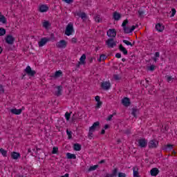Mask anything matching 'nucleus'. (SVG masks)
Segmentation results:
<instances>
[{
	"label": "nucleus",
	"mask_w": 177,
	"mask_h": 177,
	"mask_svg": "<svg viewBox=\"0 0 177 177\" xmlns=\"http://www.w3.org/2000/svg\"><path fill=\"white\" fill-rule=\"evenodd\" d=\"M24 71L28 77H35V75L37 74V71H32L30 66H27L24 69ZM26 74L24 75V77H26Z\"/></svg>",
	"instance_id": "1"
},
{
	"label": "nucleus",
	"mask_w": 177,
	"mask_h": 177,
	"mask_svg": "<svg viewBox=\"0 0 177 177\" xmlns=\"http://www.w3.org/2000/svg\"><path fill=\"white\" fill-rule=\"evenodd\" d=\"M74 32V26H73V24L69 23L66 26V28L65 30V34L68 36L70 37Z\"/></svg>",
	"instance_id": "2"
},
{
	"label": "nucleus",
	"mask_w": 177,
	"mask_h": 177,
	"mask_svg": "<svg viewBox=\"0 0 177 177\" xmlns=\"http://www.w3.org/2000/svg\"><path fill=\"white\" fill-rule=\"evenodd\" d=\"M106 45L109 48V49H111L115 46H117V41H115L113 38H109L106 41Z\"/></svg>",
	"instance_id": "3"
},
{
	"label": "nucleus",
	"mask_w": 177,
	"mask_h": 177,
	"mask_svg": "<svg viewBox=\"0 0 177 177\" xmlns=\"http://www.w3.org/2000/svg\"><path fill=\"white\" fill-rule=\"evenodd\" d=\"M129 23L128 19H125L123 23L122 24V27H123L124 34H131V28L127 26V24Z\"/></svg>",
	"instance_id": "4"
},
{
	"label": "nucleus",
	"mask_w": 177,
	"mask_h": 177,
	"mask_svg": "<svg viewBox=\"0 0 177 177\" xmlns=\"http://www.w3.org/2000/svg\"><path fill=\"white\" fill-rule=\"evenodd\" d=\"M50 41V38L49 37H43L40 39V41L38 42L39 48H42V46H44V45H46L47 42H49Z\"/></svg>",
	"instance_id": "5"
},
{
	"label": "nucleus",
	"mask_w": 177,
	"mask_h": 177,
	"mask_svg": "<svg viewBox=\"0 0 177 177\" xmlns=\"http://www.w3.org/2000/svg\"><path fill=\"white\" fill-rule=\"evenodd\" d=\"M101 88L104 91H109L111 88V84L110 82H103L101 83Z\"/></svg>",
	"instance_id": "6"
},
{
	"label": "nucleus",
	"mask_w": 177,
	"mask_h": 177,
	"mask_svg": "<svg viewBox=\"0 0 177 177\" xmlns=\"http://www.w3.org/2000/svg\"><path fill=\"white\" fill-rule=\"evenodd\" d=\"M138 146L142 149L147 147V140H146V138H141L138 140Z\"/></svg>",
	"instance_id": "7"
},
{
	"label": "nucleus",
	"mask_w": 177,
	"mask_h": 177,
	"mask_svg": "<svg viewBox=\"0 0 177 177\" xmlns=\"http://www.w3.org/2000/svg\"><path fill=\"white\" fill-rule=\"evenodd\" d=\"M56 46L61 49H64L67 48V41H66V40H60L57 43Z\"/></svg>",
	"instance_id": "8"
},
{
	"label": "nucleus",
	"mask_w": 177,
	"mask_h": 177,
	"mask_svg": "<svg viewBox=\"0 0 177 177\" xmlns=\"http://www.w3.org/2000/svg\"><path fill=\"white\" fill-rule=\"evenodd\" d=\"M148 146L149 149H157L158 147V141L156 140H151L149 141Z\"/></svg>",
	"instance_id": "9"
},
{
	"label": "nucleus",
	"mask_w": 177,
	"mask_h": 177,
	"mask_svg": "<svg viewBox=\"0 0 177 177\" xmlns=\"http://www.w3.org/2000/svg\"><path fill=\"white\" fill-rule=\"evenodd\" d=\"M106 35L109 37V38H115L116 35H117V32L115 31V29L112 28V29H109L107 32H106Z\"/></svg>",
	"instance_id": "10"
},
{
	"label": "nucleus",
	"mask_w": 177,
	"mask_h": 177,
	"mask_svg": "<svg viewBox=\"0 0 177 177\" xmlns=\"http://www.w3.org/2000/svg\"><path fill=\"white\" fill-rule=\"evenodd\" d=\"M5 39L6 44L8 45H13V44H15V37L10 35H7Z\"/></svg>",
	"instance_id": "11"
},
{
	"label": "nucleus",
	"mask_w": 177,
	"mask_h": 177,
	"mask_svg": "<svg viewBox=\"0 0 177 177\" xmlns=\"http://www.w3.org/2000/svg\"><path fill=\"white\" fill-rule=\"evenodd\" d=\"M10 111L12 114H15V115H20V114H21V113L23 111V109H17L15 108V109H10Z\"/></svg>",
	"instance_id": "12"
},
{
	"label": "nucleus",
	"mask_w": 177,
	"mask_h": 177,
	"mask_svg": "<svg viewBox=\"0 0 177 177\" xmlns=\"http://www.w3.org/2000/svg\"><path fill=\"white\" fill-rule=\"evenodd\" d=\"M39 10L41 12V13H45V12H48L49 10V7L43 4L39 6Z\"/></svg>",
	"instance_id": "13"
},
{
	"label": "nucleus",
	"mask_w": 177,
	"mask_h": 177,
	"mask_svg": "<svg viewBox=\"0 0 177 177\" xmlns=\"http://www.w3.org/2000/svg\"><path fill=\"white\" fill-rule=\"evenodd\" d=\"M150 174L151 176H157L158 174H160V170H158L157 167L152 168L150 171Z\"/></svg>",
	"instance_id": "14"
},
{
	"label": "nucleus",
	"mask_w": 177,
	"mask_h": 177,
	"mask_svg": "<svg viewBox=\"0 0 177 177\" xmlns=\"http://www.w3.org/2000/svg\"><path fill=\"white\" fill-rule=\"evenodd\" d=\"M122 103L124 106H125V107H128L131 104V101L129 100V98L126 97L122 100Z\"/></svg>",
	"instance_id": "15"
},
{
	"label": "nucleus",
	"mask_w": 177,
	"mask_h": 177,
	"mask_svg": "<svg viewBox=\"0 0 177 177\" xmlns=\"http://www.w3.org/2000/svg\"><path fill=\"white\" fill-rule=\"evenodd\" d=\"M155 28L156 31H158V32H162L164 31V26L161 24H157L155 26Z\"/></svg>",
	"instance_id": "16"
},
{
	"label": "nucleus",
	"mask_w": 177,
	"mask_h": 177,
	"mask_svg": "<svg viewBox=\"0 0 177 177\" xmlns=\"http://www.w3.org/2000/svg\"><path fill=\"white\" fill-rule=\"evenodd\" d=\"M99 125H100V122H95L93 124V125L91 127H90L89 130L93 132H95V131H96V127H99Z\"/></svg>",
	"instance_id": "17"
},
{
	"label": "nucleus",
	"mask_w": 177,
	"mask_h": 177,
	"mask_svg": "<svg viewBox=\"0 0 177 177\" xmlns=\"http://www.w3.org/2000/svg\"><path fill=\"white\" fill-rule=\"evenodd\" d=\"M57 91H55V96H62V91H63V86H57Z\"/></svg>",
	"instance_id": "18"
},
{
	"label": "nucleus",
	"mask_w": 177,
	"mask_h": 177,
	"mask_svg": "<svg viewBox=\"0 0 177 177\" xmlns=\"http://www.w3.org/2000/svg\"><path fill=\"white\" fill-rule=\"evenodd\" d=\"M119 50H120V52H122L123 55H128V50H127V48L125 47H124V46H122V44H120Z\"/></svg>",
	"instance_id": "19"
},
{
	"label": "nucleus",
	"mask_w": 177,
	"mask_h": 177,
	"mask_svg": "<svg viewBox=\"0 0 177 177\" xmlns=\"http://www.w3.org/2000/svg\"><path fill=\"white\" fill-rule=\"evenodd\" d=\"M20 153L17 152L13 151L11 153V158H12V160H18V158H20Z\"/></svg>",
	"instance_id": "20"
},
{
	"label": "nucleus",
	"mask_w": 177,
	"mask_h": 177,
	"mask_svg": "<svg viewBox=\"0 0 177 177\" xmlns=\"http://www.w3.org/2000/svg\"><path fill=\"white\" fill-rule=\"evenodd\" d=\"M66 158H68V160H76L77 156H75V154H74V153H67Z\"/></svg>",
	"instance_id": "21"
},
{
	"label": "nucleus",
	"mask_w": 177,
	"mask_h": 177,
	"mask_svg": "<svg viewBox=\"0 0 177 177\" xmlns=\"http://www.w3.org/2000/svg\"><path fill=\"white\" fill-rule=\"evenodd\" d=\"M113 20H116V21L120 20V19H121V14H120V12H114L113 15Z\"/></svg>",
	"instance_id": "22"
},
{
	"label": "nucleus",
	"mask_w": 177,
	"mask_h": 177,
	"mask_svg": "<svg viewBox=\"0 0 177 177\" xmlns=\"http://www.w3.org/2000/svg\"><path fill=\"white\" fill-rule=\"evenodd\" d=\"M139 168H138V166L133 167V174L134 177H139Z\"/></svg>",
	"instance_id": "23"
},
{
	"label": "nucleus",
	"mask_w": 177,
	"mask_h": 177,
	"mask_svg": "<svg viewBox=\"0 0 177 177\" xmlns=\"http://www.w3.org/2000/svg\"><path fill=\"white\" fill-rule=\"evenodd\" d=\"M77 16H79V17H81V19L84 21V20L86 19V13L85 12H77Z\"/></svg>",
	"instance_id": "24"
},
{
	"label": "nucleus",
	"mask_w": 177,
	"mask_h": 177,
	"mask_svg": "<svg viewBox=\"0 0 177 177\" xmlns=\"http://www.w3.org/2000/svg\"><path fill=\"white\" fill-rule=\"evenodd\" d=\"M73 150H75V151H80L81 150V145L78 143L74 144Z\"/></svg>",
	"instance_id": "25"
},
{
	"label": "nucleus",
	"mask_w": 177,
	"mask_h": 177,
	"mask_svg": "<svg viewBox=\"0 0 177 177\" xmlns=\"http://www.w3.org/2000/svg\"><path fill=\"white\" fill-rule=\"evenodd\" d=\"M62 75H63V71H62L61 70L55 71V78H59V77H62Z\"/></svg>",
	"instance_id": "26"
},
{
	"label": "nucleus",
	"mask_w": 177,
	"mask_h": 177,
	"mask_svg": "<svg viewBox=\"0 0 177 177\" xmlns=\"http://www.w3.org/2000/svg\"><path fill=\"white\" fill-rule=\"evenodd\" d=\"M98 167H99L98 165L91 166L88 169V172H92V171H96V169H97Z\"/></svg>",
	"instance_id": "27"
},
{
	"label": "nucleus",
	"mask_w": 177,
	"mask_h": 177,
	"mask_svg": "<svg viewBox=\"0 0 177 177\" xmlns=\"http://www.w3.org/2000/svg\"><path fill=\"white\" fill-rule=\"evenodd\" d=\"M0 153L2 154L3 157H8V151L3 149V148L0 149Z\"/></svg>",
	"instance_id": "28"
},
{
	"label": "nucleus",
	"mask_w": 177,
	"mask_h": 177,
	"mask_svg": "<svg viewBox=\"0 0 177 177\" xmlns=\"http://www.w3.org/2000/svg\"><path fill=\"white\" fill-rule=\"evenodd\" d=\"M94 19H95V21H96V23H100L103 20V19L102 18V16H100V15L95 16Z\"/></svg>",
	"instance_id": "29"
},
{
	"label": "nucleus",
	"mask_w": 177,
	"mask_h": 177,
	"mask_svg": "<svg viewBox=\"0 0 177 177\" xmlns=\"http://www.w3.org/2000/svg\"><path fill=\"white\" fill-rule=\"evenodd\" d=\"M86 59V55L85 54H83L80 60V62L82 63V64H85V60Z\"/></svg>",
	"instance_id": "30"
},
{
	"label": "nucleus",
	"mask_w": 177,
	"mask_h": 177,
	"mask_svg": "<svg viewBox=\"0 0 177 177\" xmlns=\"http://www.w3.org/2000/svg\"><path fill=\"white\" fill-rule=\"evenodd\" d=\"M174 149V145L168 144L165 146V150H172Z\"/></svg>",
	"instance_id": "31"
},
{
	"label": "nucleus",
	"mask_w": 177,
	"mask_h": 177,
	"mask_svg": "<svg viewBox=\"0 0 177 177\" xmlns=\"http://www.w3.org/2000/svg\"><path fill=\"white\" fill-rule=\"evenodd\" d=\"M139 113V109L133 108L131 114H132V115H133V117H135V118H136V113Z\"/></svg>",
	"instance_id": "32"
},
{
	"label": "nucleus",
	"mask_w": 177,
	"mask_h": 177,
	"mask_svg": "<svg viewBox=\"0 0 177 177\" xmlns=\"http://www.w3.org/2000/svg\"><path fill=\"white\" fill-rule=\"evenodd\" d=\"M123 44H125V45H127V46H133V44H135V42H133V44H131L129 41L128 40H122Z\"/></svg>",
	"instance_id": "33"
},
{
	"label": "nucleus",
	"mask_w": 177,
	"mask_h": 177,
	"mask_svg": "<svg viewBox=\"0 0 177 177\" xmlns=\"http://www.w3.org/2000/svg\"><path fill=\"white\" fill-rule=\"evenodd\" d=\"M6 17L5 16L2 15L0 17V22L2 23L3 24H6Z\"/></svg>",
	"instance_id": "34"
},
{
	"label": "nucleus",
	"mask_w": 177,
	"mask_h": 177,
	"mask_svg": "<svg viewBox=\"0 0 177 177\" xmlns=\"http://www.w3.org/2000/svg\"><path fill=\"white\" fill-rule=\"evenodd\" d=\"M6 34V30L3 28H0V37H3Z\"/></svg>",
	"instance_id": "35"
},
{
	"label": "nucleus",
	"mask_w": 177,
	"mask_h": 177,
	"mask_svg": "<svg viewBox=\"0 0 177 177\" xmlns=\"http://www.w3.org/2000/svg\"><path fill=\"white\" fill-rule=\"evenodd\" d=\"M50 26V24L49 23V21H45L43 23V27L44 28H48Z\"/></svg>",
	"instance_id": "36"
},
{
	"label": "nucleus",
	"mask_w": 177,
	"mask_h": 177,
	"mask_svg": "<svg viewBox=\"0 0 177 177\" xmlns=\"http://www.w3.org/2000/svg\"><path fill=\"white\" fill-rule=\"evenodd\" d=\"M106 59H107V57L106 56V55L102 54L100 56V58L98 59V62H102V60H106Z\"/></svg>",
	"instance_id": "37"
},
{
	"label": "nucleus",
	"mask_w": 177,
	"mask_h": 177,
	"mask_svg": "<svg viewBox=\"0 0 177 177\" xmlns=\"http://www.w3.org/2000/svg\"><path fill=\"white\" fill-rule=\"evenodd\" d=\"M145 16V11L143 10L140 9L138 10V17H143Z\"/></svg>",
	"instance_id": "38"
},
{
	"label": "nucleus",
	"mask_w": 177,
	"mask_h": 177,
	"mask_svg": "<svg viewBox=\"0 0 177 177\" xmlns=\"http://www.w3.org/2000/svg\"><path fill=\"white\" fill-rule=\"evenodd\" d=\"M117 174H118V169L115 168V169L112 171L111 175H112L113 177H115V176H117Z\"/></svg>",
	"instance_id": "39"
},
{
	"label": "nucleus",
	"mask_w": 177,
	"mask_h": 177,
	"mask_svg": "<svg viewBox=\"0 0 177 177\" xmlns=\"http://www.w3.org/2000/svg\"><path fill=\"white\" fill-rule=\"evenodd\" d=\"M66 133L68 139H71L73 138V132L68 131V129L66 130Z\"/></svg>",
	"instance_id": "40"
},
{
	"label": "nucleus",
	"mask_w": 177,
	"mask_h": 177,
	"mask_svg": "<svg viewBox=\"0 0 177 177\" xmlns=\"http://www.w3.org/2000/svg\"><path fill=\"white\" fill-rule=\"evenodd\" d=\"M57 151H59V148L57 147H54L53 148L52 154H57Z\"/></svg>",
	"instance_id": "41"
},
{
	"label": "nucleus",
	"mask_w": 177,
	"mask_h": 177,
	"mask_svg": "<svg viewBox=\"0 0 177 177\" xmlns=\"http://www.w3.org/2000/svg\"><path fill=\"white\" fill-rule=\"evenodd\" d=\"M70 117H71V113H69L68 112H66L65 113V118H66V121L70 120Z\"/></svg>",
	"instance_id": "42"
},
{
	"label": "nucleus",
	"mask_w": 177,
	"mask_h": 177,
	"mask_svg": "<svg viewBox=\"0 0 177 177\" xmlns=\"http://www.w3.org/2000/svg\"><path fill=\"white\" fill-rule=\"evenodd\" d=\"M116 114V113H113L112 115H109L106 118V121H111L113 117H114V115H115Z\"/></svg>",
	"instance_id": "43"
},
{
	"label": "nucleus",
	"mask_w": 177,
	"mask_h": 177,
	"mask_svg": "<svg viewBox=\"0 0 177 177\" xmlns=\"http://www.w3.org/2000/svg\"><path fill=\"white\" fill-rule=\"evenodd\" d=\"M102 104H103V102H102L101 101L97 102L95 105V109H100V107H102Z\"/></svg>",
	"instance_id": "44"
},
{
	"label": "nucleus",
	"mask_w": 177,
	"mask_h": 177,
	"mask_svg": "<svg viewBox=\"0 0 177 177\" xmlns=\"http://www.w3.org/2000/svg\"><path fill=\"white\" fill-rule=\"evenodd\" d=\"M156 68V66L154 65H151L150 66L148 67V70H149V71H154Z\"/></svg>",
	"instance_id": "45"
},
{
	"label": "nucleus",
	"mask_w": 177,
	"mask_h": 177,
	"mask_svg": "<svg viewBox=\"0 0 177 177\" xmlns=\"http://www.w3.org/2000/svg\"><path fill=\"white\" fill-rule=\"evenodd\" d=\"M118 177H127V174L125 173L119 172Z\"/></svg>",
	"instance_id": "46"
},
{
	"label": "nucleus",
	"mask_w": 177,
	"mask_h": 177,
	"mask_svg": "<svg viewBox=\"0 0 177 177\" xmlns=\"http://www.w3.org/2000/svg\"><path fill=\"white\" fill-rule=\"evenodd\" d=\"M88 136V138H90V139H91V138H93V131L89 130Z\"/></svg>",
	"instance_id": "47"
},
{
	"label": "nucleus",
	"mask_w": 177,
	"mask_h": 177,
	"mask_svg": "<svg viewBox=\"0 0 177 177\" xmlns=\"http://www.w3.org/2000/svg\"><path fill=\"white\" fill-rule=\"evenodd\" d=\"M113 79H114L115 81L120 80V75H113Z\"/></svg>",
	"instance_id": "48"
},
{
	"label": "nucleus",
	"mask_w": 177,
	"mask_h": 177,
	"mask_svg": "<svg viewBox=\"0 0 177 177\" xmlns=\"http://www.w3.org/2000/svg\"><path fill=\"white\" fill-rule=\"evenodd\" d=\"M171 17H174V16H175V15H176V10L175 8H172L171 9Z\"/></svg>",
	"instance_id": "49"
},
{
	"label": "nucleus",
	"mask_w": 177,
	"mask_h": 177,
	"mask_svg": "<svg viewBox=\"0 0 177 177\" xmlns=\"http://www.w3.org/2000/svg\"><path fill=\"white\" fill-rule=\"evenodd\" d=\"M0 92L1 93H3L5 92V90L3 89V86L0 84Z\"/></svg>",
	"instance_id": "50"
},
{
	"label": "nucleus",
	"mask_w": 177,
	"mask_h": 177,
	"mask_svg": "<svg viewBox=\"0 0 177 177\" xmlns=\"http://www.w3.org/2000/svg\"><path fill=\"white\" fill-rule=\"evenodd\" d=\"M95 101H96L97 102H100V96L96 95L95 97Z\"/></svg>",
	"instance_id": "51"
},
{
	"label": "nucleus",
	"mask_w": 177,
	"mask_h": 177,
	"mask_svg": "<svg viewBox=\"0 0 177 177\" xmlns=\"http://www.w3.org/2000/svg\"><path fill=\"white\" fill-rule=\"evenodd\" d=\"M115 57H117V59H121V53H116Z\"/></svg>",
	"instance_id": "52"
},
{
	"label": "nucleus",
	"mask_w": 177,
	"mask_h": 177,
	"mask_svg": "<svg viewBox=\"0 0 177 177\" xmlns=\"http://www.w3.org/2000/svg\"><path fill=\"white\" fill-rule=\"evenodd\" d=\"M167 82L172 81V76H167Z\"/></svg>",
	"instance_id": "53"
},
{
	"label": "nucleus",
	"mask_w": 177,
	"mask_h": 177,
	"mask_svg": "<svg viewBox=\"0 0 177 177\" xmlns=\"http://www.w3.org/2000/svg\"><path fill=\"white\" fill-rule=\"evenodd\" d=\"M135 28H136V26H132L131 28H130L131 32H133Z\"/></svg>",
	"instance_id": "54"
},
{
	"label": "nucleus",
	"mask_w": 177,
	"mask_h": 177,
	"mask_svg": "<svg viewBox=\"0 0 177 177\" xmlns=\"http://www.w3.org/2000/svg\"><path fill=\"white\" fill-rule=\"evenodd\" d=\"M71 41L73 44H77V39L75 37L72 38Z\"/></svg>",
	"instance_id": "55"
},
{
	"label": "nucleus",
	"mask_w": 177,
	"mask_h": 177,
	"mask_svg": "<svg viewBox=\"0 0 177 177\" xmlns=\"http://www.w3.org/2000/svg\"><path fill=\"white\" fill-rule=\"evenodd\" d=\"M155 57H160V52L155 53Z\"/></svg>",
	"instance_id": "56"
},
{
	"label": "nucleus",
	"mask_w": 177,
	"mask_h": 177,
	"mask_svg": "<svg viewBox=\"0 0 177 177\" xmlns=\"http://www.w3.org/2000/svg\"><path fill=\"white\" fill-rule=\"evenodd\" d=\"M62 1L63 2H66V3H68V4L71 3V0H62Z\"/></svg>",
	"instance_id": "57"
},
{
	"label": "nucleus",
	"mask_w": 177,
	"mask_h": 177,
	"mask_svg": "<svg viewBox=\"0 0 177 177\" xmlns=\"http://www.w3.org/2000/svg\"><path fill=\"white\" fill-rule=\"evenodd\" d=\"M81 64H82V63L80 62H78L77 64H76V67L77 68H79L80 66H81Z\"/></svg>",
	"instance_id": "58"
},
{
	"label": "nucleus",
	"mask_w": 177,
	"mask_h": 177,
	"mask_svg": "<svg viewBox=\"0 0 177 177\" xmlns=\"http://www.w3.org/2000/svg\"><path fill=\"white\" fill-rule=\"evenodd\" d=\"M104 162H106V160H101L99 162V164H104Z\"/></svg>",
	"instance_id": "59"
},
{
	"label": "nucleus",
	"mask_w": 177,
	"mask_h": 177,
	"mask_svg": "<svg viewBox=\"0 0 177 177\" xmlns=\"http://www.w3.org/2000/svg\"><path fill=\"white\" fill-rule=\"evenodd\" d=\"M106 133V131L104 129H102L101 131V135H104Z\"/></svg>",
	"instance_id": "60"
},
{
	"label": "nucleus",
	"mask_w": 177,
	"mask_h": 177,
	"mask_svg": "<svg viewBox=\"0 0 177 177\" xmlns=\"http://www.w3.org/2000/svg\"><path fill=\"white\" fill-rule=\"evenodd\" d=\"M75 114H73V115L72 116V121H75Z\"/></svg>",
	"instance_id": "61"
},
{
	"label": "nucleus",
	"mask_w": 177,
	"mask_h": 177,
	"mask_svg": "<svg viewBox=\"0 0 177 177\" xmlns=\"http://www.w3.org/2000/svg\"><path fill=\"white\" fill-rule=\"evenodd\" d=\"M105 177H113V176H112V174H106V175L105 176Z\"/></svg>",
	"instance_id": "62"
},
{
	"label": "nucleus",
	"mask_w": 177,
	"mask_h": 177,
	"mask_svg": "<svg viewBox=\"0 0 177 177\" xmlns=\"http://www.w3.org/2000/svg\"><path fill=\"white\" fill-rule=\"evenodd\" d=\"M68 176H70V174H66L65 175H64V176H62L61 177H68Z\"/></svg>",
	"instance_id": "63"
},
{
	"label": "nucleus",
	"mask_w": 177,
	"mask_h": 177,
	"mask_svg": "<svg viewBox=\"0 0 177 177\" xmlns=\"http://www.w3.org/2000/svg\"><path fill=\"white\" fill-rule=\"evenodd\" d=\"M104 129H109V124H105Z\"/></svg>",
	"instance_id": "64"
}]
</instances>
